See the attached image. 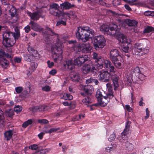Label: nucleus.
<instances>
[{
    "label": "nucleus",
    "mask_w": 154,
    "mask_h": 154,
    "mask_svg": "<svg viewBox=\"0 0 154 154\" xmlns=\"http://www.w3.org/2000/svg\"><path fill=\"white\" fill-rule=\"evenodd\" d=\"M24 29L26 33H28L29 31H30V26L29 25H27L24 28Z\"/></svg>",
    "instance_id": "62"
},
{
    "label": "nucleus",
    "mask_w": 154,
    "mask_h": 154,
    "mask_svg": "<svg viewBox=\"0 0 154 154\" xmlns=\"http://www.w3.org/2000/svg\"><path fill=\"white\" fill-rule=\"evenodd\" d=\"M61 25L66 26V21H64L62 20H59L57 22L56 26H59Z\"/></svg>",
    "instance_id": "50"
},
{
    "label": "nucleus",
    "mask_w": 154,
    "mask_h": 154,
    "mask_svg": "<svg viewBox=\"0 0 154 154\" xmlns=\"http://www.w3.org/2000/svg\"><path fill=\"white\" fill-rule=\"evenodd\" d=\"M138 0H129L128 1V3L130 5H137V3H134V2H137Z\"/></svg>",
    "instance_id": "56"
},
{
    "label": "nucleus",
    "mask_w": 154,
    "mask_h": 154,
    "mask_svg": "<svg viewBox=\"0 0 154 154\" xmlns=\"http://www.w3.org/2000/svg\"><path fill=\"white\" fill-rule=\"evenodd\" d=\"M82 102L85 105H88L91 103V99L88 96L85 97L83 99Z\"/></svg>",
    "instance_id": "35"
},
{
    "label": "nucleus",
    "mask_w": 154,
    "mask_h": 154,
    "mask_svg": "<svg viewBox=\"0 0 154 154\" xmlns=\"http://www.w3.org/2000/svg\"><path fill=\"white\" fill-rule=\"evenodd\" d=\"M149 52L148 47L144 48H141L139 44H136L134 46L133 51L134 54L137 55L139 53H141L142 55L147 54Z\"/></svg>",
    "instance_id": "14"
},
{
    "label": "nucleus",
    "mask_w": 154,
    "mask_h": 154,
    "mask_svg": "<svg viewBox=\"0 0 154 154\" xmlns=\"http://www.w3.org/2000/svg\"><path fill=\"white\" fill-rule=\"evenodd\" d=\"M13 131L12 130H11L5 132L4 137L7 140H10L12 137Z\"/></svg>",
    "instance_id": "26"
},
{
    "label": "nucleus",
    "mask_w": 154,
    "mask_h": 154,
    "mask_svg": "<svg viewBox=\"0 0 154 154\" xmlns=\"http://www.w3.org/2000/svg\"><path fill=\"white\" fill-rule=\"evenodd\" d=\"M64 46L63 43H58L56 46L51 47V51L54 60L56 62L63 53Z\"/></svg>",
    "instance_id": "7"
},
{
    "label": "nucleus",
    "mask_w": 154,
    "mask_h": 154,
    "mask_svg": "<svg viewBox=\"0 0 154 154\" xmlns=\"http://www.w3.org/2000/svg\"><path fill=\"white\" fill-rule=\"evenodd\" d=\"M74 6V5H72L70 3L67 2H64V3L60 4V7H61V9L63 8L65 9H69Z\"/></svg>",
    "instance_id": "24"
},
{
    "label": "nucleus",
    "mask_w": 154,
    "mask_h": 154,
    "mask_svg": "<svg viewBox=\"0 0 154 154\" xmlns=\"http://www.w3.org/2000/svg\"><path fill=\"white\" fill-rule=\"evenodd\" d=\"M121 59H116V60H112L115 66L117 67L120 66L121 65V63L120 62H119V60Z\"/></svg>",
    "instance_id": "40"
},
{
    "label": "nucleus",
    "mask_w": 154,
    "mask_h": 154,
    "mask_svg": "<svg viewBox=\"0 0 154 154\" xmlns=\"http://www.w3.org/2000/svg\"><path fill=\"white\" fill-rule=\"evenodd\" d=\"M110 58L111 60H114L116 59H121L119 55V52L118 49H112L110 50Z\"/></svg>",
    "instance_id": "16"
},
{
    "label": "nucleus",
    "mask_w": 154,
    "mask_h": 154,
    "mask_svg": "<svg viewBox=\"0 0 154 154\" xmlns=\"http://www.w3.org/2000/svg\"><path fill=\"white\" fill-rule=\"evenodd\" d=\"M84 117V115L81 114L79 116H76L73 117L72 119V121H80Z\"/></svg>",
    "instance_id": "33"
},
{
    "label": "nucleus",
    "mask_w": 154,
    "mask_h": 154,
    "mask_svg": "<svg viewBox=\"0 0 154 154\" xmlns=\"http://www.w3.org/2000/svg\"><path fill=\"white\" fill-rule=\"evenodd\" d=\"M100 29L104 34L109 35H115L119 32L118 26L116 23H115L110 24L109 26L103 25L100 27Z\"/></svg>",
    "instance_id": "5"
},
{
    "label": "nucleus",
    "mask_w": 154,
    "mask_h": 154,
    "mask_svg": "<svg viewBox=\"0 0 154 154\" xmlns=\"http://www.w3.org/2000/svg\"><path fill=\"white\" fill-rule=\"evenodd\" d=\"M29 24L30 25L31 29L35 31L41 32L43 30V29L41 26L34 21H31L29 23Z\"/></svg>",
    "instance_id": "19"
},
{
    "label": "nucleus",
    "mask_w": 154,
    "mask_h": 154,
    "mask_svg": "<svg viewBox=\"0 0 154 154\" xmlns=\"http://www.w3.org/2000/svg\"><path fill=\"white\" fill-rule=\"evenodd\" d=\"M70 14L67 12H63L60 11V13L59 14V17L62 16L63 17H70Z\"/></svg>",
    "instance_id": "44"
},
{
    "label": "nucleus",
    "mask_w": 154,
    "mask_h": 154,
    "mask_svg": "<svg viewBox=\"0 0 154 154\" xmlns=\"http://www.w3.org/2000/svg\"><path fill=\"white\" fill-rule=\"evenodd\" d=\"M84 68L82 70L83 73L84 74H86L91 72L92 73L95 74L99 68Z\"/></svg>",
    "instance_id": "22"
},
{
    "label": "nucleus",
    "mask_w": 154,
    "mask_h": 154,
    "mask_svg": "<svg viewBox=\"0 0 154 154\" xmlns=\"http://www.w3.org/2000/svg\"><path fill=\"white\" fill-rule=\"evenodd\" d=\"M87 4H88V6L91 9H94V6L95 5V3L91 0H86Z\"/></svg>",
    "instance_id": "39"
},
{
    "label": "nucleus",
    "mask_w": 154,
    "mask_h": 154,
    "mask_svg": "<svg viewBox=\"0 0 154 154\" xmlns=\"http://www.w3.org/2000/svg\"><path fill=\"white\" fill-rule=\"evenodd\" d=\"M110 72L107 71H102L100 74L99 79L103 82H107L109 81L110 77L112 81L114 90H116L119 86L118 80L119 77L118 76L119 72L116 70V68H108Z\"/></svg>",
    "instance_id": "1"
},
{
    "label": "nucleus",
    "mask_w": 154,
    "mask_h": 154,
    "mask_svg": "<svg viewBox=\"0 0 154 154\" xmlns=\"http://www.w3.org/2000/svg\"><path fill=\"white\" fill-rule=\"evenodd\" d=\"M86 61L85 58L83 56L78 57L75 59V62L79 61V64H83Z\"/></svg>",
    "instance_id": "38"
},
{
    "label": "nucleus",
    "mask_w": 154,
    "mask_h": 154,
    "mask_svg": "<svg viewBox=\"0 0 154 154\" xmlns=\"http://www.w3.org/2000/svg\"><path fill=\"white\" fill-rule=\"evenodd\" d=\"M2 4L5 6L4 8H7V7L9 6V5H11L9 3L8 0H0Z\"/></svg>",
    "instance_id": "46"
},
{
    "label": "nucleus",
    "mask_w": 154,
    "mask_h": 154,
    "mask_svg": "<svg viewBox=\"0 0 154 154\" xmlns=\"http://www.w3.org/2000/svg\"><path fill=\"white\" fill-rule=\"evenodd\" d=\"M60 96L61 98L65 100H71L73 98L72 95L65 93H61Z\"/></svg>",
    "instance_id": "25"
},
{
    "label": "nucleus",
    "mask_w": 154,
    "mask_h": 154,
    "mask_svg": "<svg viewBox=\"0 0 154 154\" xmlns=\"http://www.w3.org/2000/svg\"><path fill=\"white\" fill-rule=\"evenodd\" d=\"M102 94L101 92L99 90H97L96 94V97L98 100V99H100V98L103 97Z\"/></svg>",
    "instance_id": "48"
},
{
    "label": "nucleus",
    "mask_w": 154,
    "mask_h": 154,
    "mask_svg": "<svg viewBox=\"0 0 154 154\" xmlns=\"http://www.w3.org/2000/svg\"><path fill=\"white\" fill-rule=\"evenodd\" d=\"M50 89V87L49 86L45 85L42 87V90L44 91L48 92L49 91Z\"/></svg>",
    "instance_id": "53"
},
{
    "label": "nucleus",
    "mask_w": 154,
    "mask_h": 154,
    "mask_svg": "<svg viewBox=\"0 0 154 154\" xmlns=\"http://www.w3.org/2000/svg\"><path fill=\"white\" fill-rule=\"evenodd\" d=\"M146 116L145 117V119H148L149 116V110L148 108H146Z\"/></svg>",
    "instance_id": "59"
},
{
    "label": "nucleus",
    "mask_w": 154,
    "mask_h": 154,
    "mask_svg": "<svg viewBox=\"0 0 154 154\" xmlns=\"http://www.w3.org/2000/svg\"><path fill=\"white\" fill-rule=\"evenodd\" d=\"M35 68H28L26 70L27 74L28 75H30L32 72L35 70Z\"/></svg>",
    "instance_id": "52"
},
{
    "label": "nucleus",
    "mask_w": 154,
    "mask_h": 154,
    "mask_svg": "<svg viewBox=\"0 0 154 154\" xmlns=\"http://www.w3.org/2000/svg\"><path fill=\"white\" fill-rule=\"evenodd\" d=\"M115 137L116 136L115 134H112L108 138V140L110 141H112L114 140Z\"/></svg>",
    "instance_id": "57"
},
{
    "label": "nucleus",
    "mask_w": 154,
    "mask_h": 154,
    "mask_svg": "<svg viewBox=\"0 0 154 154\" xmlns=\"http://www.w3.org/2000/svg\"><path fill=\"white\" fill-rule=\"evenodd\" d=\"M125 107L126 109L129 112H131L132 110V109L130 107L129 105H126Z\"/></svg>",
    "instance_id": "63"
},
{
    "label": "nucleus",
    "mask_w": 154,
    "mask_h": 154,
    "mask_svg": "<svg viewBox=\"0 0 154 154\" xmlns=\"http://www.w3.org/2000/svg\"><path fill=\"white\" fill-rule=\"evenodd\" d=\"M23 87L21 86H19L15 88V90L17 94H19L21 92L23 91Z\"/></svg>",
    "instance_id": "49"
},
{
    "label": "nucleus",
    "mask_w": 154,
    "mask_h": 154,
    "mask_svg": "<svg viewBox=\"0 0 154 154\" xmlns=\"http://www.w3.org/2000/svg\"><path fill=\"white\" fill-rule=\"evenodd\" d=\"M131 123V122L129 121H127L126 123L125 128L123 132L121 133V138L122 140H120L121 142L124 143L123 140L125 141L126 140L129 135V131Z\"/></svg>",
    "instance_id": "15"
},
{
    "label": "nucleus",
    "mask_w": 154,
    "mask_h": 154,
    "mask_svg": "<svg viewBox=\"0 0 154 154\" xmlns=\"http://www.w3.org/2000/svg\"><path fill=\"white\" fill-rule=\"evenodd\" d=\"M5 52L3 50L0 48V58L1 59H3L5 55Z\"/></svg>",
    "instance_id": "55"
},
{
    "label": "nucleus",
    "mask_w": 154,
    "mask_h": 154,
    "mask_svg": "<svg viewBox=\"0 0 154 154\" xmlns=\"http://www.w3.org/2000/svg\"><path fill=\"white\" fill-rule=\"evenodd\" d=\"M38 145L35 144L31 145L29 147V149L33 150H36L38 149Z\"/></svg>",
    "instance_id": "45"
},
{
    "label": "nucleus",
    "mask_w": 154,
    "mask_h": 154,
    "mask_svg": "<svg viewBox=\"0 0 154 154\" xmlns=\"http://www.w3.org/2000/svg\"><path fill=\"white\" fill-rule=\"evenodd\" d=\"M76 63L75 59L74 61V63L72 60H66L64 61L63 63V65L65 67H73L74 66H80L82 64H79V61H77Z\"/></svg>",
    "instance_id": "18"
},
{
    "label": "nucleus",
    "mask_w": 154,
    "mask_h": 154,
    "mask_svg": "<svg viewBox=\"0 0 154 154\" xmlns=\"http://www.w3.org/2000/svg\"><path fill=\"white\" fill-rule=\"evenodd\" d=\"M113 97V93L112 92L109 93L106 95V96H104L97 100L98 104L102 106H106L109 102L110 99L112 98Z\"/></svg>",
    "instance_id": "11"
},
{
    "label": "nucleus",
    "mask_w": 154,
    "mask_h": 154,
    "mask_svg": "<svg viewBox=\"0 0 154 154\" xmlns=\"http://www.w3.org/2000/svg\"><path fill=\"white\" fill-rule=\"evenodd\" d=\"M126 77L129 82L131 81L136 82L139 80L142 81L144 80L145 76L140 72L139 68H134L132 71H130Z\"/></svg>",
    "instance_id": "4"
},
{
    "label": "nucleus",
    "mask_w": 154,
    "mask_h": 154,
    "mask_svg": "<svg viewBox=\"0 0 154 154\" xmlns=\"http://www.w3.org/2000/svg\"><path fill=\"white\" fill-rule=\"evenodd\" d=\"M79 87L80 89L84 92L81 93V94L83 96H85L86 95H90L94 91L93 87L91 85L84 86L80 85Z\"/></svg>",
    "instance_id": "12"
},
{
    "label": "nucleus",
    "mask_w": 154,
    "mask_h": 154,
    "mask_svg": "<svg viewBox=\"0 0 154 154\" xmlns=\"http://www.w3.org/2000/svg\"><path fill=\"white\" fill-rule=\"evenodd\" d=\"M15 111L17 112V113H19L21 111L22 109V107L19 105L16 106L14 109Z\"/></svg>",
    "instance_id": "47"
},
{
    "label": "nucleus",
    "mask_w": 154,
    "mask_h": 154,
    "mask_svg": "<svg viewBox=\"0 0 154 154\" xmlns=\"http://www.w3.org/2000/svg\"><path fill=\"white\" fill-rule=\"evenodd\" d=\"M5 10L8 11L10 13L11 16L14 17V15L16 14V11L14 7L11 5H9V6L7 7Z\"/></svg>",
    "instance_id": "20"
},
{
    "label": "nucleus",
    "mask_w": 154,
    "mask_h": 154,
    "mask_svg": "<svg viewBox=\"0 0 154 154\" xmlns=\"http://www.w3.org/2000/svg\"><path fill=\"white\" fill-rule=\"evenodd\" d=\"M71 78L73 81L78 82L81 79L82 77L78 73H76L71 76Z\"/></svg>",
    "instance_id": "29"
},
{
    "label": "nucleus",
    "mask_w": 154,
    "mask_h": 154,
    "mask_svg": "<svg viewBox=\"0 0 154 154\" xmlns=\"http://www.w3.org/2000/svg\"><path fill=\"white\" fill-rule=\"evenodd\" d=\"M3 112L0 109V127H2L4 124L3 120Z\"/></svg>",
    "instance_id": "36"
},
{
    "label": "nucleus",
    "mask_w": 154,
    "mask_h": 154,
    "mask_svg": "<svg viewBox=\"0 0 154 154\" xmlns=\"http://www.w3.org/2000/svg\"><path fill=\"white\" fill-rule=\"evenodd\" d=\"M84 68L82 70L83 73L84 74H86L91 72L92 73L95 74L99 68Z\"/></svg>",
    "instance_id": "21"
},
{
    "label": "nucleus",
    "mask_w": 154,
    "mask_h": 154,
    "mask_svg": "<svg viewBox=\"0 0 154 154\" xmlns=\"http://www.w3.org/2000/svg\"><path fill=\"white\" fill-rule=\"evenodd\" d=\"M125 146H126V149L128 151H131L133 149V144L129 143L128 142L126 141L125 142Z\"/></svg>",
    "instance_id": "34"
},
{
    "label": "nucleus",
    "mask_w": 154,
    "mask_h": 154,
    "mask_svg": "<svg viewBox=\"0 0 154 154\" xmlns=\"http://www.w3.org/2000/svg\"><path fill=\"white\" fill-rule=\"evenodd\" d=\"M22 59L21 57H15L14 58V60L15 63H19L21 62Z\"/></svg>",
    "instance_id": "54"
},
{
    "label": "nucleus",
    "mask_w": 154,
    "mask_h": 154,
    "mask_svg": "<svg viewBox=\"0 0 154 154\" xmlns=\"http://www.w3.org/2000/svg\"><path fill=\"white\" fill-rule=\"evenodd\" d=\"M93 45L96 50L102 49L105 45L106 41L102 35H99L95 36L93 38Z\"/></svg>",
    "instance_id": "9"
},
{
    "label": "nucleus",
    "mask_w": 154,
    "mask_h": 154,
    "mask_svg": "<svg viewBox=\"0 0 154 154\" xmlns=\"http://www.w3.org/2000/svg\"><path fill=\"white\" fill-rule=\"evenodd\" d=\"M15 32L6 31L3 35L2 43L4 47H9L13 46L20 37V30L18 27L14 29Z\"/></svg>",
    "instance_id": "2"
},
{
    "label": "nucleus",
    "mask_w": 154,
    "mask_h": 154,
    "mask_svg": "<svg viewBox=\"0 0 154 154\" xmlns=\"http://www.w3.org/2000/svg\"><path fill=\"white\" fill-rule=\"evenodd\" d=\"M9 62L5 59H1L0 60V66L3 67H7L8 66Z\"/></svg>",
    "instance_id": "32"
},
{
    "label": "nucleus",
    "mask_w": 154,
    "mask_h": 154,
    "mask_svg": "<svg viewBox=\"0 0 154 154\" xmlns=\"http://www.w3.org/2000/svg\"><path fill=\"white\" fill-rule=\"evenodd\" d=\"M12 78L11 77L8 78H6L4 81V82L8 83H10L12 80Z\"/></svg>",
    "instance_id": "60"
},
{
    "label": "nucleus",
    "mask_w": 154,
    "mask_h": 154,
    "mask_svg": "<svg viewBox=\"0 0 154 154\" xmlns=\"http://www.w3.org/2000/svg\"><path fill=\"white\" fill-rule=\"evenodd\" d=\"M59 8L58 5L56 3H54L50 4L49 9V13L54 16L59 17L60 11L58 10Z\"/></svg>",
    "instance_id": "13"
},
{
    "label": "nucleus",
    "mask_w": 154,
    "mask_h": 154,
    "mask_svg": "<svg viewBox=\"0 0 154 154\" xmlns=\"http://www.w3.org/2000/svg\"><path fill=\"white\" fill-rule=\"evenodd\" d=\"M114 148L112 145H109L105 148V151L106 152L111 153L114 150Z\"/></svg>",
    "instance_id": "37"
},
{
    "label": "nucleus",
    "mask_w": 154,
    "mask_h": 154,
    "mask_svg": "<svg viewBox=\"0 0 154 154\" xmlns=\"http://www.w3.org/2000/svg\"><path fill=\"white\" fill-rule=\"evenodd\" d=\"M101 57L98 55L96 53H94L93 54V58L96 60V64L97 67L102 66L105 67H114L113 65H111V62L109 60H105L104 61L102 62Z\"/></svg>",
    "instance_id": "6"
},
{
    "label": "nucleus",
    "mask_w": 154,
    "mask_h": 154,
    "mask_svg": "<svg viewBox=\"0 0 154 154\" xmlns=\"http://www.w3.org/2000/svg\"><path fill=\"white\" fill-rule=\"evenodd\" d=\"M32 123V120L31 119H29L23 123L22 125V126L23 127L26 128L28 125L31 124Z\"/></svg>",
    "instance_id": "42"
},
{
    "label": "nucleus",
    "mask_w": 154,
    "mask_h": 154,
    "mask_svg": "<svg viewBox=\"0 0 154 154\" xmlns=\"http://www.w3.org/2000/svg\"><path fill=\"white\" fill-rule=\"evenodd\" d=\"M59 129V128H51L49 129L48 126H45L43 128V132L45 133H49L54 132L56 131Z\"/></svg>",
    "instance_id": "23"
},
{
    "label": "nucleus",
    "mask_w": 154,
    "mask_h": 154,
    "mask_svg": "<svg viewBox=\"0 0 154 154\" xmlns=\"http://www.w3.org/2000/svg\"><path fill=\"white\" fill-rule=\"evenodd\" d=\"M45 107L43 106H40L33 107L32 108V111L35 112L37 111H42L45 109Z\"/></svg>",
    "instance_id": "31"
},
{
    "label": "nucleus",
    "mask_w": 154,
    "mask_h": 154,
    "mask_svg": "<svg viewBox=\"0 0 154 154\" xmlns=\"http://www.w3.org/2000/svg\"><path fill=\"white\" fill-rule=\"evenodd\" d=\"M57 72V70L55 69L51 70L49 72V74L52 75H54Z\"/></svg>",
    "instance_id": "61"
},
{
    "label": "nucleus",
    "mask_w": 154,
    "mask_h": 154,
    "mask_svg": "<svg viewBox=\"0 0 154 154\" xmlns=\"http://www.w3.org/2000/svg\"><path fill=\"white\" fill-rule=\"evenodd\" d=\"M126 22L128 26L133 27H136L138 23L137 21L134 20H127Z\"/></svg>",
    "instance_id": "27"
},
{
    "label": "nucleus",
    "mask_w": 154,
    "mask_h": 154,
    "mask_svg": "<svg viewBox=\"0 0 154 154\" xmlns=\"http://www.w3.org/2000/svg\"><path fill=\"white\" fill-rule=\"evenodd\" d=\"M28 50L30 54L32 56L35 57H37L38 55L37 51L34 49L32 47H28Z\"/></svg>",
    "instance_id": "28"
},
{
    "label": "nucleus",
    "mask_w": 154,
    "mask_h": 154,
    "mask_svg": "<svg viewBox=\"0 0 154 154\" xmlns=\"http://www.w3.org/2000/svg\"><path fill=\"white\" fill-rule=\"evenodd\" d=\"M94 33V31L88 26L78 27L77 32L75 33L76 37L79 40L84 42L88 41L91 38L90 34L93 36Z\"/></svg>",
    "instance_id": "3"
},
{
    "label": "nucleus",
    "mask_w": 154,
    "mask_h": 154,
    "mask_svg": "<svg viewBox=\"0 0 154 154\" xmlns=\"http://www.w3.org/2000/svg\"><path fill=\"white\" fill-rule=\"evenodd\" d=\"M28 15L30 16L32 20H37L39 19L40 17L43 18L44 16H42L41 14L40 11H37L36 12L31 13L28 12L27 13Z\"/></svg>",
    "instance_id": "17"
},
{
    "label": "nucleus",
    "mask_w": 154,
    "mask_h": 154,
    "mask_svg": "<svg viewBox=\"0 0 154 154\" xmlns=\"http://www.w3.org/2000/svg\"><path fill=\"white\" fill-rule=\"evenodd\" d=\"M45 30V32L48 34L52 36H54V35L57 36H58V35L57 34L55 33L51 28L48 26L46 27Z\"/></svg>",
    "instance_id": "30"
},
{
    "label": "nucleus",
    "mask_w": 154,
    "mask_h": 154,
    "mask_svg": "<svg viewBox=\"0 0 154 154\" xmlns=\"http://www.w3.org/2000/svg\"><path fill=\"white\" fill-rule=\"evenodd\" d=\"M120 41L123 44L122 50L125 53H128L130 51L132 45L131 44V40L126 37L124 35H120Z\"/></svg>",
    "instance_id": "8"
},
{
    "label": "nucleus",
    "mask_w": 154,
    "mask_h": 154,
    "mask_svg": "<svg viewBox=\"0 0 154 154\" xmlns=\"http://www.w3.org/2000/svg\"><path fill=\"white\" fill-rule=\"evenodd\" d=\"M154 28L152 26H148L145 29L143 32L144 33H149L154 30Z\"/></svg>",
    "instance_id": "41"
},
{
    "label": "nucleus",
    "mask_w": 154,
    "mask_h": 154,
    "mask_svg": "<svg viewBox=\"0 0 154 154\" xmlns=\"http://www.w3.org/2000/svg\"><path fill=\"white\" fill-rule=\"evenodd\" d=\"M32 154H44L43 151L42 149L40 151H37L33 152Z\"/></svg>",
    "instance_id": "64"
},
{
    "label": "nucleus",
    "mask_w": 154,
    "mask_h": 154,
    "mask_svg": "<svg viewBox=\"0 0 154 154\" xmlns=\"http://www.w3.org/2000/svg\"><path fill=\"white\" fill-rule=\"evenodd\" d=\"M73 49L74 50L78 49V51H82L83 52L89 53L90 52L92 48L90 44L88 43L74 45L73 47Z\"/></svg>",
    "instance_id": "10"
},
{
    "label": "nucleus",
    "mask_w": 154,
    "mask_h": 154,
    "mask_svg": "<svg viewBox=\"0 0 154 154\" xmlns=\"http://www.w3.org/2000/svg\"><path fill=\"white\" fill-rule=\"evenodd\" d=\"M144 14L146 16H154V11H147L144 12Z\"/></svg>",
    "instance_id": "43"
},
{
    "label": "nucleus",
    "mask_w": 154,
    "mask_h": 154,
    "mask_svg": "<svg viewBox=\"0 0 154 154\" xmlns=\"http://www.w3.org/2000/svg\"><path fill=\"white\" fill-rule=\"evenodd\" d=\"M38 122L39 123L42 124H46L48 123V120L46 119H39Z\"/></svg>",
    "instance_id": "51"
},
{
    "label": "nucleus",
    "mask_w": 154,
    "mask_h": 154,
    "mask_svg": "<svg viewBox=\"0 0 154 154\" xmlns=\"http://www.w3.org/2000/svg\"><path fill=\"white\" fill-rule=\"evenodd\" d=\"M7 114L9 117L13 115V112L12 110L10 109L6 112Z\"/></svg>",
    "instance_id": "58"
}]
</instances>
